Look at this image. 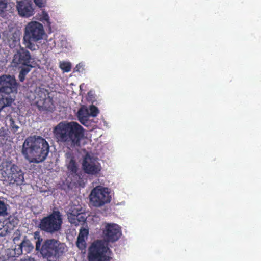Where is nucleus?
<instances>
[{
  "label": "nucleus",
  "mask_w": 261,
  "mask_h": 261,
  "mask_svg": "<svg viewBox=\"0 0 261 261\" xmlns=\"http://www.w3.org/2000/svg\"><path fill=\"white\" fill-rule=\"evenodd\" d=\"M53 133L57 142L69 150L81 146L84 139V128L74 121H61L54 128Z\"/></svg>",
  "instance_id": "1"
},
{
  "label": "nucleus",
  "mask_w": 261,
  "mask_h": 261,
  "mask_svg": "<svg viewBox=\"0 0 261 261\" xmlns=\"http://www.w3.org/2000/svg\"><path fill=\"white\" fill-rule=\"evenodd\" d=\"M49 145L41 136H33L27 138L22 145V153L30 162L39 163L47 158Z\"/></svg>",
  "instance_id": "2"
},
{
  "label": "nucleus",
  "mask_w": 261,
  "mask_h": 261,
  "mask_svg": "<svg viewBox=\"0 0 261 261\" xmlns=\"http://www.w3.org/2000/svg\"><path fill=\"white\" fill-rule=\"evenodd\" d=\"M45 35L43 25L41 23L32 21L25 27L23 34V44L25 47L32 51L36 50L35 43L41 41Z\"/></svg>",
  "instance_id": "3"
},
{
  "label": "nucleus",
  "mask_w": 261,
  "mask_h": 261,
  "mask_svg": "<svg viewBox=\"0 0 261 261\" xmlns=\"http://www.w3.org/2000/svg\"><path fill=\"white\" fill-rule=\"evenodd\" d=\"M66 251V245L65 243L53 238L45 240L37 250L39 255L47 261L51 258H61Z\"/></svg>",
  "instance_id": "4"
},
{
  "label": "nucleus",
  "mask_w": 261,
  "mask_h": 261,
  "mask_svg": "<svg viewBox=\"0 0 261 261\" xmlns=\"http://www.w3.org/2000/svg\"><path fill=\"white\" fill-rule=\"evenodd\" d=\"M63 224L62 215L57 208H54L53 212L40 221L39 228L42 231L49 234L59 231Z\"/></svg>",
  "instance_id": "5"
},
{
  "label": "nucleus",
  "mask_w": 261,
  "mask_h": 261,
  "mask_svg": "<svg viewBox=\"0 0 261 261\" xmlns=\"http://www.w3.org/2000/svg\"><path fill=\"white\" fill-rule=\"evenodd\" d=\"M111 251L101 241L92 243L88 253V261H110Z\"/></svg>",
  "instance_id": "6"
},
{
  "label": "nucleus",
  "mask_w": 261,
  "mask_h": 261,
  "mask_svg": "<svg viewBox=\"0 0 261 261\" xmlns=\"http://www.w3.org/2000/svg\"><path fill=\"white\" fill-rule=\"evenodd\" d=\"M90 202L92 206L99 207L111 201L109 188L97 186L94 188L89 195Z\"/></svg>",
  "instance_id": "7"
},
{
  "label": "nucleus",
  "mask_w": 261,
  "mask_h": 261,
  "mask_svg": "<svg viewBox=\"0 0 261 261\" xmlns=\"http://www.w3.org/2000/svg\"><path fill=\"white\" fill-rule=\"evenodd\" d=\"M18 85L14 76L6 74L0 76V93L8 95L16 94Z\"/></svg>",
  "instance_id": "8"
},
{
  "label": "nucleus",
  "mask_w": 261,
  "mask_h": 261,
  "mask_svg": "<svg viewBox=\"0 0 261 261\" xmlns=\"http://www.w3.org/2000/svg\"><path fill=\"white\" fill-rule=\"evenodd\" d=\"M105 240L108 242L114 243L117 241L121 235V228L115 223H107L103 230Z\"/></svg>",
  "instance_id": "9"
},
{
  "label": "nucleus",
  "mask_w": 261,
  "mask_h": 261,
  "mask_svg": "<svg viewBox=\"0 0 261 261\" xmlns=\"http://www.w3.org/2000/svg\"><path fill=\"white\" fill-rule=\"evenodd\" d=\"M34 61L30 53L25 48H20L14 55L12 62L16 66L29 65Z\"/></svg>",
  "instance_id": "10"
},
{
  "label": "nucleus",
  "mask_w": 261,
  "mask_h": 261,
  "mask_svg": "<svg viewBox=\"0 0 261 261\" xmlns=\"http://www.w3.org/2000/svg\"><path fill=\"white\" fill-rule=\"evenodd\" d=\"M82 168L85 173L95 175L100 171L99 164L90 155H85L82 163Z\"/></svg>",
  "instance_id": "11"
},
{
  "label": "nucleus",
  "mask_w": 261,
  "mask_h": 261,
  "mask_svg": "<svg viewBox=\"0 0 261 261\" xmlns=\"http://www.w3.org/2000/svg\"><path fill=\"white\" fill-rule=\"evenodd\" d=\"M19 219L14 215H10L3 221H0V236H5L14 229L19 223Z\"/></svg>",
  "instance_id": "12"
},
{
  "label": "nucleus",
  "mask_w": 261,
  "mask_h": 261,
  "mask_svg": "<svg viewBox=\"0 0 261 261\" xmlns=\"http://www.w3.org/2000/svg\"><path fill=\"white\" fill-rule=\"evenodd\" d=\"M18 14L23 17L28 18L34 14V9L32 0H21L17 2Z\"/></svg>",
  "instance_id": "13"
},
{
  "label": "nucleus",
  "mask_w": 261,
  "mask_h": 261,
  "mask_svg": "<svg viewBox=\"0 0 261 261\" xmlns=\"http://www.w3.org/2000/svg\"><path fill=\"white\" fill-rule=\"evenodd\" d=\"M9 175L11 181L13 184L20 186L24 182V173L20 167L16 164H10Z\"/></svg>",
  "instance_id": "14"
},
{
  "label": "nucleus",
  "mask_w": 261,
  "mask_h": 261,
  "mask_svg": "<svg viewBox=\"0 0 261 261\" xmlns=\"http://www.w3.org/2000/svg\"><path fill=\"white\" fill-rule=\"evenodd\" d=\"M68 214V219L71 224L75 226L83 225L86 221L85 215L82 212V209L72 208Z\"/></svg>",
  "instance_id": "15"
},
{
  "label": "nucleus",
  "mask_w": 261,
  "mask_h": 261,
  "mask_svg": "<svg viewBox=\"0 0 261 261\" xmlns=\"http://www.w3.org/2000/svg\"><path fill=\"white\" fill-rule=\"evenodd\" d=\"M66 155L67 158L70 159V161L67 166L68 171L69 173L68 177L69 178H71L73 177L74 179H71V182H72L73 184H76L80 179V176L77 173V164L75 162L74 156L71 153H67Z\"/></svg>",
  "instance_id": "16"
},
{
  "label": "nucleus",
  "mask_w": 261,
  "mask_h": 261,
  "mask_svg": "<svg viewBox=\"0 0 261 261\" xmlns=\"http://www.w3.org/2000/svg\"><path fill=\"white\" fill-rule=\"evenodd\" d=\"M36 105L39 110L52 112L55 109L54 100L51 97H48V98L44 100H38L36 102Z\"/></svg>",
  "instance_id": "17"
},
{
  "label": "nucleus",
  "mask_w": 261,
  "mask_h": 261,
  "mask_svg": "<svg viewBox=\"0 0 261 261\" xmlns=\"http://www.w3.org/2000/svg\"><path fill=\"white\" fill-rule=\"evenodd\" d=\"M88 233V229L84 228L80 229L76 241V245L79 248L82 249L85 248V238L87 237Z\"/></svg>",
  "instance_id": "18"
},
{
  "label": "nucleus",
  "mask_w": 261,
  "mask_h": 261,
  "mask_svg": "<svg viewBox=\"0 0 261 261\" xmlns=\"http://www.w3.org/2000/svg\"><path fill=\"white\" fill-rule=\"evenodd\" d=\"M49 92L48 90L42 87H36L35 90V98L36 99V103L38 100H44L49 96Z\"/></svg>",
  "instance_id": "19"
},
{
  "label": "nucleus",
  "mask_w": 261,
  "mask_h": 261,
  "mask_svg": "<svg viewBox=\"0 0 261 261\" xmlns=\"http://www.w3.org/2000/svg\"><path fill=\"white\" fill-rule=\"evenodd\" d=\"M89 114L87 109L81 108L77 112V117L80 122L83 125H86L88 122Z\"/></svg>",
  "instance_id": "20"
},
{
  "label": "nucleus",
  "mask_w": 261,
  "mask_h": 261,
  "mask_svg": "<svg viewBox=\"0 0 261 261\" xmlns=\"http://www.w3.org/2000/svg\"><path fill=\"white\" fill-rule=\"evenodd\" d=\"M19 248L21 249V252L24 251L25 253H28L33 250L34 246L30 241L29 240H24L21 243Z\"/></svg>",
  "instance_id": "21"
},
{
  "label": "nucleus",
  "mask_w": 261,
  "mask_h": 261,
  "mask_svg": "<svg viewBox=\"0 0 261 261\" xmlns=\"http://www.w3.org/2000/svg\"><path fill=\"white\" fill-rule=\"evenodd\" d=\"M33 237L35 240H36L35 243V249L37 251L39 249L44 241H43V239L40 236V232L38 231H36L34 232Z\"/></svg>",
  "instance_id": "22"
},
{
  "label": "nucleus",
  "mask_w": 261,
  "mask_h": 261,
  "mask_svg": "<svg viewBox=\"0 0 261 261\" xmlns=\"http://www.w3.org/2000/svg\"><path fill=\"white\" fill-rule=\"evenodd\" d=\"M8 206L4 201L0 200V216L6 217L8 215Z\"/></svg>",
  "instance_id": "23"
},
{
  "label": "nucleus",
  "mask_w": 261,
  "mask_h": 261,
  "mask_svg": "<svg viewBox=\"0 0 261 261\" xmlns=\"http://www.w3.org/2000/svg\"><path fill=\"white\" fill-rule=\"evenodd\" d=\"M60 68L65 72H68L71 71V64L70 62H62L60 64Z\"/></svg>",
  "instance_id": "24"
},
{
  "label": "nucleus",
  "mask_w": 261,
  "mask_h": 261,
  "mask_svg": "<svg viewBox=\"0 0 261 261\" xmlns=\"http://www.w3.org/2000/svg\"><path fill=\"white\" fill-rule=\"evenodd\" d=\"M8 0H0V15H3L6 11Z\"/></svg>",
  "instance_id": "25"
},
{
  "label": "nucleus",
  "mask_w": 261,
  "mask_h": 261,
  "mask_svg": "<svg viewBox=\"0 0 261 261\" xmlns=\"http://www.w3.org/2000/svg\"><path fill=\"white\" fill-rule=\"evenodd\" d=\"M24 67H22L20 70V72H22L23 74L27 75L31 70V68H33V66L31 64H29V65H23Z\"/></svg>",
  "instance_id": "26"
},
{
  "label": "nucleus",
  "mask_w": 261,
  "mask_h": 261,
  "mask_svg": "<svg viewBox=\"0 0 261 261\" xmlns=\"http://www.w3.org/2000/svg\"><path fill=\"white\" fill-rule=\"evenodd\" d=\"M90 111V114L93 117L96 116L99 112L98 108L94 106H91Z\"/></svg>",
  "instance_id": "27"
},
{
  "label": "nucleus",
  "mask_w": 261,
  "mask_h": 261,
  "mask_svg": "<svg viewBox=\"0 0 261 261\" xmlns=\"http://www.w3.org/2000/svg\"><path fill=\"white\" fill-rule=\"evenodd\" d=\"M8 136V131L3 127H2L0 129V137L2 138L3 139H4L5 138H7Z\"/></svg>",
  "instance_id": "28"
},
{
  "label": "nucleus",
  "mask_w": 261,
  "mask_h": 261,
  "mask_svg": "<svg viewBox=\"0 0 261 261\" xmlns=\"http://www.w3.org/2000/svg\"><path fill=\"white\" fill-rule=\"evenodd\" d=\"M34 2L39 8H42L45 6V0H34Z\"/></svg>",
  "instance_id": "29"
},
{
  "label": "nucleus",
  "mask_w": 261,
  "mask_h": 261,
  "mask_svg": "<svg viewBox=\"0 0 261 261\" xmlns=\"http://www.w3.org/2000/svg\"><path fill=\"white\" fill-rule=\"evenodd\" d=\"M10 126L14 133H16L19 128V127L15 124V122L12 120H11Z\"/></svg>",
  "instance_id": "30"
},
{
  "label": "nucleus",
  "mask_w": 261,
  "mask_h": 261,
  "mask_svg": "<svg viewBox=\"0 0 261 261\" xmlns=\"http://www.w3.org/2000/svg\"><path fill=\"white\" fill-rule=\"evenodd\" d=\"M6 100L7 101V103L6 104L4 103V106L2 107V108L0 109V110L4 107V106H10L11 103H12L13 101L14 100L13 98L10 97H7L6 98Z\"/></svg>",
  "instance_id": "31"
},
{
  "label": "nucleus",
  "mask_w": 261,
  "mask_h": 261,
  "mask_svg": "<svg viewBox=\"0 0 261 261\" xmlns=\"http://www.w3.org/2000/svg\"><path fill=\"white\" fill-rule=\"evenodd\" d=\"M25 76L26 75L23 74L22 72H20L18 76L19 81L21 82H23L25 80Z\"/></svg>",
  "instance_id": "32"
},
{
  "label": "nucleus",
  "mask_w": 261,
  "mask_h": 261,
  "mask_svg": "<svg viewBox=\"0 0 261 261\" xmlns=\"http://www.w3.org/2000/svg\"><path fill=\"white\" fill-rule=\"evenodd\" d=\"M82 67V65L80 63L78 64L74 68V71L80 72V69Z\"/></svg>",
  "instance_id": "33"
},
{
  "label": "nucleus",
  "mask_w": 261,
  "mask_h": 261,
  "mask_svg": "<svg viewBox=\"0 0 261 261\" xmlns=\"http://www.w3.org/2000/svg\"><path fill=\"white\" fill-rule=\"evenodd\" d=\"M20 261H36L35 259L32 257H28L23 259H21Z\"/></svg>",
  "instance_id": "34"
},
{
  "label": "nucleus",
  "mask_w": 261,
  "mask_h": 261,
  "mask_svg": "<svg viewBox=\"0 0 261 261\" xmlns=\"http://www.w3.org/2000/svg\"><path fill=\"white\" fill-rule=\"evenodd\" d=\"M44 19L48 21L49 20V16L47 14H45L44 16Z\"/></svg>",
  "instance_id": "35"
},
{
  "label": "nucleus",
  "mask_w": 261,
  "mask_h": 261,
  "mask_svg": "<svg viewBox=\"0 0 261 261\" xmlns=\"http://www.w3.org/2000/svg\"><path fill=\"white\" fill-rule=\"evenodd\" d=\"M0 261H11L9 259H4L0 258Z\"/></svg>",
  "instance_id": "36"
}]
</instances>
